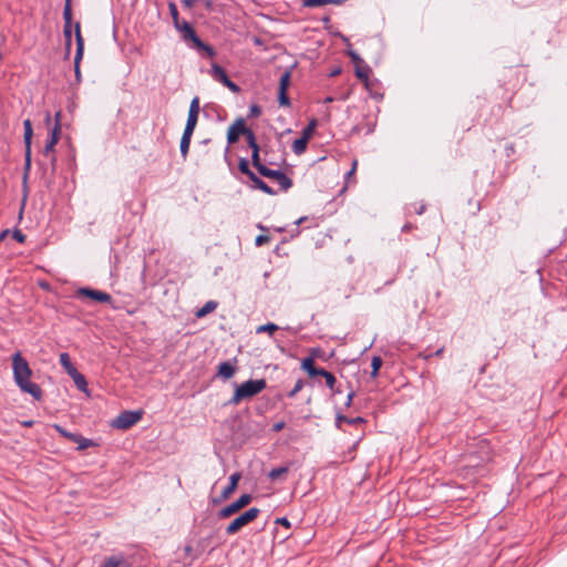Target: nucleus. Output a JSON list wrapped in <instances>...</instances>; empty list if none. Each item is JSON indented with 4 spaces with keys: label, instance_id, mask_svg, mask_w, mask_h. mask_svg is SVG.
I'll use <instances>...</instances> for the list:
<instances>
[{
    "label": "nucleus",
    "instance_id": "obj_42",
    "mask_svg": "<svg viewBox=\"0 0 567 567\" xmlns=\"http://www.w3.org/2000/svg\"><path fill=\"white\" fill-rule=\"evenodd\" d=\"M79 444L78 450L83 451L91 446H94L95 443L92 440L83 437L81 434L79 435V441H76Z\"/></svg>",
    "mask_w": 567,
    "mask_h": 567
},
{
    "label": "nucleus",
    "instance_id": "obj_27",
    "mask_svg": "<svg viewBox=\"0 0 567 567\" xmlns=\"http://www.w3.org/2000/svg\"><path fill=\"white\" fill-rule=\"evenodd\" d=\"M59 361H60V364L66 370L68 374L72 373V371H73L72 369H76L72 364L70 355L66 352H63L60 354Z\"/></svg>",
    "mask_w": 567,
    "mask_h": 567
},
{
    "label": "nucleus",
    "instance_id": "obj_50",
    "mask_svg": "<svg viewBox=\"0 0 567 567\" xmlns=\"http://www.w3.org/2000/svg\"><path fill=\"white\" fill-rule=\"evenodd\" d=\"M269 240H270V238L268 236L259 235V236H257L255 243L257 246H262V245L267 244Z\"/></svg>",
    "mask_w": 567,
    "mask_h": 567
},
{
    "label": "nucleus",
    "instance_id": "obj_19",
    "mask_svg": "<svg viewBox=\"0 0 567 567\" xmlns=\"http://www.w3.org/2000/svg\"><path fill=\"white\" fill-rule=\"evenodd\" d=\"M252 183V187L260 189L261 192L268 194V195H275L276 192L274 188L268 186L261 178H259L257 175H254L251 179H249Z\"/></svg>",
    "mask_w": 567,
    "mask_h": 567
},
{
    "label": "nucleus",
    "instance_id": "obj_12",
    "mask_svg": "<svg viewBox=\"0 0 567 567\" xmlns=\"http://www.w3.org/2000/svg\"><path fill=\"white\" fill-rule=\"evenodd\" d=\"M249 131L245 125V121L243 118H237L233 125L228 128L227 132V142L228 144H235L240 135H246Z\"/></svg>",
    "mask_w": 567,
    "mask_h": 567
},
{
    "label": "nucleus",
    "instance_id": "obj_26",
    "mask_svg": "<svg viewBox=\"0 0 567 567\" xmlns=\"http://www.w3.org/2000/svg\"><path fill=\"white\" fill-rule=\"evenodd\" d=\"M125 564V560L121 556H111L106 558L102 565V567H121Z\"/></svg>",
    "mask_w": 567,
    "mask_h": 567
},
{
    "label": "nucleus",
    "instance_id": "obj_59",
    "mask_svg": "<svg viewBox=\"0 0 567 567\" xmlns=\"http://www.w3.org/2000/svg\"><path fill=\"white\" fill-rule=\"evenodd\" d=\"M355 168H357V161H353L352 163V168L349 171V173L347 174L348 177L352 176L355 172Z\"/></svg>",
    "mask_w": 567,
    "mask_h": 567
},
{
    "label": "nucleus",
    "instance_id": "obj_32",
    "mask_svg": "<svg viewBox=\"0 0 567 567\" xmlns=\"http://www.w3.org/2000/svg\"><path fill=\"white\" fill-rule=\"evenodd\" d=\"M289 472V467L288 466H280V467H276V468H272L268 476L271 481H276L280 477H282L285 474H287Z\"/></svg>",
    "mask_w": 567,
    "mask_h": 567
},
{
    "label": "nucleus",
    "instance_id": "obj_53",
    "mask_svg": "<svg viewBox=\"0 0 567 567\" xmlns=\"http://www.w3.org/2000/svg\"><path fill=\"white\" fill-rule=\"evenodd\" d=\"M285 425H286V424H285V422H284V421L276 422V423H274V424H272V429H271V430H272L274 432H280L281 430H284Z\"/></svg>",
    "mask_w": 567,
    "mask_h": 567
},
{
    "label": "nucleus",
    "instance_id": "obj_56",
    "mask_svg": "<svg viewBox=\"0 0 567 567\" xmlns=\"http://www.w3.org/2000/svg\"><path fill=\"white\" fill-rule=\"evenodd\" d=\"M443 351H444V348H440V349H437V350L433 353V355H435V357H441V355H442V353H443ZM431 357H432V354H425V355H424V359H429V358H431Z\"/></svg>",
    "mask_w": 567,
    "mask_h": 567
},
{
    "label": "nucleus",
    "instance_id": "obj_2",
    "mask_svg": "<svg viewBox=\"0 0 567 567\" xmlns=\"http://www.w3.org/2000/svg\"><path fill=\"white\" fill-rule=\"evenodd\" d=\"M178 32L181 33L183 41L190 49L196 50L198 53H204L208 58H214L216 55L215 49L200 40L189 22L183 20Z\"/></svg>",
    "mask_w": 567,
    "mask_h": 567
},
{
    "label": "nucleus",
    "instance_id": "obj_51",
    "mask_svg": "<svg viewBox=\"0 0 567 567\" xmlns=\"http://www.w3.org/2000/svg\"><path fill=\"white\" fill-rule=\"evenodd\" d=\"M249 111H250V116H252V117H257L261 114V109L257 104L251 105Z\"/></svg>",
    "mask_w": 567,
    "mask_h": 567
},
{
    "label": "nucleus",
    "instance_id": "obj_22",
    "mask_svg": "<svg viewBox=\"0 0 567 567\" xmlns=\"http://www.w3.org/2000/svg\"><path fill=\"white\" fill-rule=\"evenodd\" d=\"M218 303L214 300L207 301L200 309L197 310L196 317L203 318L208 313L213 312L217 308Z\"/></svg>",
    "mask_w": 567,
    "mask_h": 567
},
{
    "label": "nucleus",
    "instance_id": "obj_58",
    "mask_svg": "<svg viewBox=\"0 0 567 567\" xmlns=\"http://www.w3.org/2000/svg\"><path fill=\"white\" fill-rule=\"evenodd\" d=\"M61 117H62V112H61V111H58V112L54 114V123H60V124H61Z\"/></svg>",
    "mask_w": 567,
    "mask_h": 567
},
{
    "label": "nucleus",
    "instance_id": "obj_55",
    "mask_svg": "<svg viewBox=\"0 0 567 567\" xmlns=\"http://www.w3.org/2000/svg\"><path fill=\"white\" fill-rule=\"evenodd\" d=\"M505 153H506V156L509 157L512 156L514 153H515V146L514 144H508L505 146Z\"/></svg>",
    "mask_w": 567,
    "mask_h": 567
},
{
    "label": "nucleus",
    "instance_id": "obj_60",
    "mask_svg": "<svg viewBox=\"0 0 567 567\" xmlns=\"http://www.w3.org/2000/svg\"><path fill=\"white\" fill-rule=\"evenodd\" d=\"M353 396H354V392H350V393L348 394L347 402H346V405H347V406H350V404H351V402H352Z\"/></svg>",
    "mask_w": 567,
    "mask_h": 567
},
{
    "label": "nucleus",
    "instance_id": "obj_17",
    "mask_svg": "<svg viewBox=\"0 0 567 567\" xmlns=\"http://www.w3.org/2000/svg\"><path fill=\"white\" fill-rule=\"evenodd\" d=\"M347 0H303L302 6L307 8H316L326 4H343Z\"/></svg>",
    "mask_w": 567,
    "mask_h": 567
},
{
    "label": "nucleus",
    "instance_id": "obj_1",
    "mask_svg": "<svg viewBox=\"0 0 567 567\" xmlns=\"http://www.w3.org/2000/svg\"><path fill=\"white\" fill-rule=\"evenodd\" d=\"M12 369L14 381L20 390L30 394L34 400H41L42 390L37 383L30 381L32 370L20 351L12 355Z\"/></svg>",
    "mask_w": 567,
    "mask_h": 567
},
{
    "label": "nucleus",
    "instance_id": "obj_37",
    "mask_svg": "<svg viewBox=\"0 0 567 567\" xmlns=\"http://www.w3.org/2000/svg\"><path fill=\"white\" fill-rule=\"evenodd\" d=\"M259 152H260V151L255 150V151L251 153V163H252V166H254V167L258 171V173L260 174V173H261L262 167H267V166H266L265 164H262V163H261Z\"/></svg>",
    "mask_w": 567,
    "mask_h": 567
},
{
    "label": "nucleus",
    "instance_id": "obj_39",
    "mask_svg": "<svg viewBox=\"0 0 567 567\" xmlns=\"http://www.w3.org/2000/svg\"><path fill=\"white\" fill-rule=\"evenodd\" d=\"M22 193H23V195H22L21 207H20V213H19L20 218L22 217L23 209H24V206L27 204L28 196H29L28 181L27 182L22 181Z\"/></svg>",
    "mask_w": 567,
    "mask_h": 567
},
{
    "label": "nucleus",
    "instance_id": "obj_30",
    "mask_svg": "<svg viewBox=\"0 0 567 567\" xmlns=\"http://www.w3.org/2000/svg\"><path fill=\"white\" fill-rule=\"evenodd\" d=\"M238 169L240 173L246 175L249 179L252 178L254 175H256L250 168L249 163L246 158H240L238 163Z\"/></svg>",
    "mask_w": 567,
    "mask_h": 567
},
{
    "label": "nucleus",
    "instance_id": "obj_18",
    "mask_svg": "<svg viewBox=\"0 0 567 567\" xmlns=\"http://www.w3.org/2000/svg\"><path fill=\"white\" fill-rule=\"evenodd\" d=\"M72 370H73L72 373H70L69 375L74 381V384L76 385V388L79 390L85 392L87 389V382H86L85 377L82 373H80L78 371V369H72Z\"/></svg>",
    "mask_w": 567,
    "mask_h": 567
},
{
    "label": "nucleus",
    "instance_id": "obj_63",
    "mask_svg": "<svg viewBox=\"0 0 567 567\" xmlns=\"http://www.w3.org/2000/svg\"><path fill=\"white\" fill-rule=\"evenodd\" d=\"M307 218L308 217H306V216L305 217H300L299 219L296 220V224L300 225V224L305 223L307 220Z\"/></svg>",
    "mask_w": 567,
    "mask_h": 567
},
{
    "label": "nucleus",
    "instance_id": "obj_47",
    "mask_svg": "<svg viewBox=\"0 0 567 567\" xmlns=\"http://www.w3.org/2000/svg\"><path fill=\"white\" fill-rule=\"evenodd\" d=\"M12 237L20 244H23L27 240V236L20 229H14L12 231Z\"/></svg>",
    "mask_w": 567,
    "mask_h": 567
},
{
    "label": "nucleus",
    "instance_id": "obj_48",
    "mask_svg": "<svg viewBox=\"0 0 567 567\" xmlns=\"http://www.w3.org/2000/svg\"><path fill=\"white\" fill-rule=\"evenodd\" d=\"M411 208H413V212L417 215H422L425 212V204L421 203H413L411 204Z\"/></svg>",
    "mask_w": 567,
    "mask_h": 567
},
{
    "label": "nucleus",
    "instance_id": "obj_62",
    "mask_svg": "<svg viewBox=\"0 0 567 567\" xmlns=\"http://www.w3.org/2000/svg\"><path fill=\"white\" fill-rule=\"evenodd\" d=\"M205 7L210 10L213 8V1L212 0H205L204 1Z\"/></svg>",
    "mask_w": 567,
    "mask_h": 567
},
{
    "label": "nucleus",
    "instance_id": "obj_29",
    "mask_svg": "<svg viewBox=\"0 0 567 567\" xmlns=\"http://www.w3.org/2000/svg\"><path fill=\"white\" fill-rule=\"evenodd\" d=\"M198 116L188 114L186 125L184 128L185 134H194L195 127L197 125Z\"/></svg>",
    "mask_w": 567,
    "mask_h": 567
},
{
    "label": "nucleus",
    "instance_id": "obj_15",
    "mask_svg": "<svg viewBox=\"0 0 567 567\" xmlns=\"http://www.w3.org/2000/svg\"><path fill=\"white\" fill-rule=\"evenodd\" d=\"M301 368L307 371V373L310 375V377H320L322 373H324V369L323 368H318L316 367L315 364V360L313 358L309 357V358H305L302 360V363H301Z\"/></svg>",
    "mask_w": 567,
    "mask_h": 567
},
{
    "label": "nucleus",
    "instance_id": "obj_3",
    "mask_svg": "<svg viewBox=\"0 0 567 567\" xmlns=\"http://www.w3.org/2000/svg\"><path fill=\"white\" fill-rule=\"evenodd\" d=\"M267 388L265 379L248 380L239 385H236L233 396L229 399L228 404L238 405L241 401L251 399L259 394Z\"/></svg>",
    "mask_w": 567,
    "mask_h": 567
},
{
    "label": "nucleus",
    "instance_id": "obj_25",
    "mask_svg": "<svg viewBox=\"0 0 567 567\" xmlns=\"http://www.w3.org/2000/svg\"><path fill=\"white\" fill-rule=\"evenodd\" d=\"M308 142L309 141L306 140L305 137H299V138L295 140L293 144H292V151L295 152V154H297V155L302 154L307 148Z\"/></svg>",
    "mask_w": 567,
    "mask_h": 567
},
{
    "label": "nucleus",
    "instance_id": "obj_46",
    "mask_svg": "<svg viewBox=\"0 0 567 567\" xmlns=\"http://www.w3.org/2000/svg\"><path fill=\"white\" fill-rule=\"evenodd\" d=\"M58 143L48 138L47 142H45V146L43 148V154L45 156H48L51 152L54 151V146L56 145Z\"/></svg>",
    "mask_w": 567,
    "mask_h": 567
},
{
    "label": "nucleus",
    "instance_id": "obj_52",
    "mask_svg": "<svg viewBox=\"0 0 567 567\" xmlns=\"http://www.w3.org/2000/svg\"><path fill=\"white\" fill-rule=\"evenodd\" d=\"M225 86L228 87L234 93H239V91H240L239 85L236 84L235 82H233L231 80H229L228 84H226Z\"/></svg>",
    "mask_w": 567,
    "mask_h": 567
},
{
    "label": "nucleus",
    "instance_id": "obj_20",
    "mask_svg": "<svg viewBox=\"0 0 567 567\" xmlns=\"http://www.w3.org/2000/svg\"><path fill=\"white\" fill-rule=\"evenodd\" d=\"M370 72H371V69L367 64H364V65L358 64L355 66V76L359 80H361L362 82H364L365 85H368Z\"/></svg>",
    "mask_w": 567,
    "mask_h": 567
},
{
    "label": "nucleus",
    "instance_id": "obj_44",
    "mask_svg": "<svg viewBox=\"0 0 567 567\" xmlns=\"http://www.w3.org/2000/svg\"><path fill=\"white\" fill-rule=\"evenodd\" d=\"M305 386V381L302 379H298L297 382L295 383V386L292 388V390H290L288 392V398L292 399L297 395V393H299L302 388Z\"/></svg>",
    "mask_w": 567,
    "mask_h": 567
},
{
    "label": "nucleus",
    "instance_id": "obj_7",
    "mask_svg": "<svg viewBox=\"0 0 567 567\" xmlns=\"http://www.w3.org/2000/svg\"><path fill=\"white\" fill-rule=\"evenodd\" d=\"M251 501L252 496L250 494H243L237 501L219 509L217 516L219 519H226L249 505Z\"/></svg>",
    "mask_w": 567,
    "mask_h": 567
},
{
    "label": "nucleus",
    "instance_id": "obj_36",
    "mask_svg": "<svg viewBox=\"0 0 567 567\" xmlns=\"http://www.w3.org/2000/svg\"><path fill=\"white\" fill-rule=\"evenodd\" d=\"M382 359L381 357H378V355H374L371 360V368H372V371H371V377L372 378H377L378 374H379V370L380 368L382 367Z\"/></svg>",
    "mask_w": 567,
    "mask_h": 567
},
{
    "label": "nucleus",
    "instance_id": "obj_31",
    "mask_svg": "<svg viewBox=\"0 0 567 567\" xmlns=\"http://www.w3.org/2000/svg\"><path fill=\"white\" fill-rule=\"evenodd\" d=\"M168 8H169V12H171L173 22H174V27L178 31L181 29V25H182L183 21L179 20V14H178L177 7H176L175 3L171 2Z\"/></svg>",
    "mask_w": 567,
    "mask_h": 567
},
{
    "label": "nucleus",
    "instance_id": "obj_9",
    "mask_svg": "<svg viewBox=\"0 0 567 567\" xmlns=\"http://www.w3.org/2000/svg\"><path fill=\"white\" fill-rule=\"evenodd\" d=\"M260 175L270 179H275L280 185V188L285 192L292 187V179L281 171L262 167Z\"/></svg>",
    "mask_w": 567,
    "mask_h": 567
},
{
    "label": "nucleus",
    "instance_id": "obj_14",
    "mask_svg": "<svg viewBox=\"0 0 567 567\" xmlns=\"http://www.w3.org/2000/svg\"><path fill=\"white\" fill-rule=\"evenodd\" d=\"M209 74L215 81L220 82L224 85L228 84V82L230 80L229 76L227 75L225 69L217 63L212 64Z\"/></svg>",
    "mask_w": 567,
    "mask_h": 567
},
{
    "label": "nucleus",
    "instance_id": "obj_4",
    "mask_svg": "<svg viewBox=\"0 0 567 567\" xmlns=\"http://www.w3.org/2000/svg\"><path fill=\"white\" fill-rule=\"evenodd\" d=\"M260 514V509L257 507H251L245 513H241L237 516L225 529L227 535H235L243 527L254 522Z\"/></svg>",
    "mask_w": 567,
    "mask_h": 567
},
{
    "label": "nucleus",
    "instance_id": "obj_6",
    "mask_svg": "<svg viewBox=\"0 0 567 567\" xmlns=\"http://www.w3.org/2000/svg\"><path fill=\"white\" fill-rule=\"evenodd\" d=\"M143 416V411H123L113 421L112 426L118 430H127L136 424Z\"/></svg>",
    "mask_w": 567,
    "mask_h": 567
},
{
    "label": "nucleus",
    "instance_id": "obj_21",
    "mask_svg": "<svg viewBox=\"0 0 567 567\" xmlns=\"http://www.w3.org/2000/svg\"><path fill=\"white\" fill-rule=\"evenodd\" d=\"M374 131V123L367 122V123H359L354 125L351 130L352 134H360L361 132H364V134H371Z\"/></svg>",
    "mask_w": 567,
    "mask_h": 567
},
{
    "label": "nucleus",
    "instance_id": "obj_33",
    "mask_svg": "<svg viewBox=\"0 0 567 567\" xmlns=\"http://www.w3.org/2000/svg\"><path fill=\"white\" fill-rule=\"evenodd\" d=\"M72 24H64V29H63V33H64V38H65V49H66V54L69 55L70 54V49H71V45H72Z\"/></svg>",
    "mask_w": 567,
    "mask_h": 567
},
{
    "label": "nucleus",
    "instance_id": "obj_24",
    "mask_svg": "<svg viewBox=\"0 0 567 567\" xmlns=\"http://www.w3.org/2000/svg\"><path fill=\"white\" fill-rule=\"evenodd\" d=\"M54 429L61 436L68 439L69 441L74 442V443H76V441H79V435H80L79 433L69 432L68 430H65L63 426H61L59 424H54Z\"/></svg>",
    "mask_w": 567,
    "mask_h": 567
},
{
    "label": "nucleus",
    "instance_id": "obj_16",
    "mask_svg": "<svg viewBox=\"0 0 567 567\" xmlns=\"http://www.w3.org/2000/svg\"><path fill=\"white\" fill-rule=\"evenodd\" d=\"M235 373H236V367L231 362L224 361V362L219 363L218 377L227 380V379H230Z\"/></svg>",
    "mask_w": 567,
    "mask_h": 567
},
{
    "label": "nucleus",
    "instance_id": "obj_40",
    "mask_svg": "<svg viewBox=\"0 0 567 567\" xmlns=\"http://www.w3.org/2000/svg\"><path fill=\"white\" fill-rule=\"evenodd\" d=\"M279 329V327L276 324V323H272V322H268L266 324H262V326H259L257 329H256V332L257 333H262V332H268V333H274L275 331H277Z\"/></svg>",
    "mask_w": 567,
    "mask_h": 567
},
{
    "label": "nucleus",
    "instance_id": "obj_38",
    "mask_svg": "<svg viewBox=\"0 0 567 567\" xmlns=\"http://www.w3.org/2000/svg\"><path fill=\"white\" fill-rule=\"evenodd\" d=\"M245 136H246V140H247V144L251 148L252 152L255 150L260 151L259 145H258L257 141H256L255 133L250 128H249V131L247 132V134Z\"/></svg>",
    "mask_w": 567,
    "mask_h": 567
},
{
    "label": "nucleus",
    "instance_id": "obj_34",
    "mask_svg": "<svg viewBox=\"0 0 567 567\" xmlns=\"http://www.w3.org/2000/svg\"><path fill=\"white\" fill-rule=\"evenodd\" d=\"M316 126H317V120L316 118H312L308 125L302 130V134H301V137H305L306 140H310V137L312 136L315 130H316Z\"/></svg>",
    "mask_w": 567,
    "mask_h": 567
},
{
    "label": "nucleus",
    "instance_id": "obj_8",
    "mask_svg": "<svg viewBox=\"0 0 567 567\" xmlns=\"http://www.w3.org/2000/svg\"><path fill=\"white\" fill-rule=\"evenodd\" d=\"M75 42H76V52H75V56H74V73H75L76 81L80 82L81 81L80 62H81V60L83 58V53H84V40L81 34V27H80L79 22L75 23Z\"/></svg>",
    "mask_w": 567,
    "mask_h": 567
},
{
    "label": "nucleus",
    "instance_id": "obj_43",
    "mask_svg": "<svg viewBox=\"0 0 567 567\" xmlns=\"http://www.w3.org/2000/svg\"><path fill=\"white\" fill-rule=\"evenodd\" d=\"M199 111H200L199 97L195 96L190 102L188 114L198 116Z\"/></svg>",
    "mask_w": 567,
    "mask_h": 567
},
{
    "label": "nucleus",
    "instance_id": "obj_23",
    "mask_svg": "<svg viewBox=\"0 0 567 567\" xmlns=\"http://www.w3.org/2000/svg\"><path fill=\"white\" fill-rule=\"evenodd\" d=\"M192 136L190 134H185L183 133L182 135V138H181V154L183 156L184 159H186L187 155H188V151H189V146H190V140H192Z\"/></svg>",
    "mask_w": 567,
    "mask_h": 567
},
{
    "label": "nucleus",
    "instance_id": "obj_57",
    "mask_svg": "<svg viewBox=\"0 0 567 567\" xmlns=\"http://www.w3.org/2000/svg\"><path fill=\"white\" fill-rule=\"evenodd\" d=\"M196 1H197V0H182V3H183V4H184V7H186V8H192V7L195 4V2H196Z\"/></svg>",
    "mask_w": 567,
    "mask_h": 567
},
{
    "label": "nucleus",
    "instance_id": "obj_5",
    "mask_svg": "<svg viewBox=\"0 0 567 567\" xmlns=\"http://www.w3.org/2000/svg\"><path fill=\"white\" fill-rule=\"evenodd\" d=\"M23 128H24L23 141H24V145H25V154H24V167H23V177L22 178H23V182H27L28 177H29L30 169H31V141H32V135H33L32 123L29 118L23 121Z\"/></svg>",
    "mask_w": 567,
    "mask_h": 567
},
{
    "label": "nucleus",
    "instance_id": "obj_10",
    "mask_svg": "<svg viewBox=\"0 0 567 567\" xmlns=\"http://www.w3.org/2000/svg\"><path fill=\"white\" fill-rule=\"evenodd\" d=\"M291 69L285 70L280 75L279 89H278V103L280 106H290V99L287 94V90L290 85Z\"/></svg>",
    "mask_w": 567,
    "mask_h": 567
},
{
    "label": "nucleus",
    "instance_id": "obj_11",
    "mask_svg": "<svg viewBox=\"0 0 567 567\" xmlns=\"http://www.w3.org/2000/svg\"><path fill=\"white\" fill-rule=\"evenodd\" d=\"M78 297L90 298L100 303H110L112 301V296L105 291L92 289L89 287L79 288L76 290Z\"/></svg>",
    "mask_w": 567,
    "mask_h": 567
},
{
    "label": "nucleus",
    "instance_id": "obj_49",
    "mask_svg": "<svg viewBox=\"0 0 567 567\" xmlns=\"http://www.w3.org/2000/svg\"><path fill=\"white\" fill-rule=\"evenodd\" d=\"M348 54L351 58L352 62L355 64V66L358 64H363V60L360 58V55L357 52L349 51Z\"/></svg>",
    "mask_w": 567,
    "mask_h": 567
},
{
    "label": "nucleus",
    "instance_id": "obj_28",
    "mask_svg": "<svg viewBox=\"0 0 567 567\" xmlns=\"http://www.w3.org/2000/svg\"><path fill=\"white\" fill-rule=\"evenodd\" d=\"M341 422H346L350 425H355V424H359V423H363L364 420L361 417V416H357V417H348L346 415H342V414H339L337 416V426L340 427V423Z\"/></svg>",
    "mask_w": 567,
    "mask_h": 567
},
{
    "label": "nucleus",
    "instance_id": "obj_61",
    "mask_svg": "<svg viewBox=\"0 0 567 567\" xmlns=\"http://www.w3.org/2000/svg\"><path fill=\"white\" fill-rule=\"evenodd\" d=\"M413 228V225L408 223L402 227V231H410Z\"/></svg>",
    "mask_w": 567,
    "mask_h": 567
},
{
    "label": "nucleus",
    "instance_id": "obj_45",
    "mask_svg": "<svg viewBox=\"0 0 567 567\" xmlns=\"http://www.w3.org/2000/svg\"><path fill=\"white\" fill-rule=\"evenodd\" d=\"M60 135H61V124L60 123H54V126L51 130L49 138L58 143L59 140H60Z\"/></svg>",
    "mask_w": 567,
    "mask_h": 567
},
{
    "label": "nucleus",
    "instance_id": "obj_35",
    "mask_svg": "<svg viewBox=\"0 0 567 567\" xmlns=\"http://www.w3.org/2000/svg\"><path fill=\"white\" fill-rule=\"evenodd\" d=\"M320 377H323V378H324V380H326V384H327V386H328L330 390L336 391V392H339V390H336V389H334V385H336V383H337V379H336V377H334L331 372H329V371L324 370V373H322Z\"/></svg>",
    "mask_w": 567,
    "mask_h": 567
},
{
    "label": "nucleus",
    "instance_id": "obj_54",
    "mask_svg": "<svg viewBox=\"0 0 567 567\" xmlns=\"http://www.w3.org/2000/svg\"><path fill=\"white\" fill-rule=\"evenodd\" d=\"M275 523L278 524V525H282V526L287 527V528L290 527V522L286 517H279V518L276 519Z\"/></svg>",
    "mask_w": 567,
    "mask_h": 567
},
{
    "label": "nucleus",
    "instance_id": "obj_13",
    "mask_svg": "<svg viewBox=\"0 0 567 567\" xmlns=\"http://www.w3.org/2000/svg\"><path fill=\"white\" fill-rule=\"evenodd\" d=\"M240 478L241 474L239 472L233 473L229 477L228 485L221 491L220 498L214 499V504H217L220 501L228 499L230 495L236 491Z\"/></svg>",
    "mask_w": 567,
    "mask_h": 567
},
{
    "label": "nucleus",
    "instance_id": "obj_64",
    "mask_svg": "<svg viewBox=\"0 0 567 567\" xmlns=\"http://www.w3.org/2000/svg\"><path fill=\"white\" fill-rule=\"evenodd\" d=\"M44 120H45L47 124H50V122H51V114H50V112H47Z\"/></svg>",
    "mask_w": 567,
    "mask_h": 567
},
{
    "label": "nucleus",
    "instance_id": "obj_41",
    "mask_svg": "<svg viewBox=\"0 0 567 567\" xmlns=\"http://www.w3.org/2000/svg\"><path fill=\"white\" fill-rule=\"evenodd\" d=\"M63 19H64V24H72L71 0H65V6H64V10H63Z\"/></svg>",
    "mask_w": 567,
    "mask_h": 567
}]
</instances>
